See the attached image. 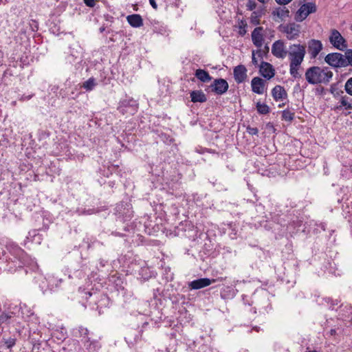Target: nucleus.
I'll return each mask as SVG.
<instances>
[{
    "label": "nucleus",
    "mask_w": 352,
    "mask_h": 352,
    "mask_svg": "<svg viewBox=\"0 0 352 352\" xmlns=\"http://www.w3.org/2000/svg\"><path fill=\"white\" fill-rule=\"evenodd\" d=\"M149 3L153 9H155V10L157 9V5L155 2V0H149Z\"/></svg>",
    "instance_id": "obj_39"
},
{
    "label": "nucleus",
    "mask_w": 352,
    "mask_h": 352,
    "mask_svg": "<svg viewBox=\"0 0 352 352\" xmlns=\"http://www.w3.org/2000/svg\"><path fill=\"white\" fill-rule=\"evenodd\" d=\"M322 43L320 41L311 39L307 42V52L310 58H316L322 50Z\"/></svg>",
    "instance_id": "obj_9"
},
{
    "label": "nucleus",
    "mask_w": 352,
    "mask_h": 352,
    "mask_svg": "<svg viewBox=\"0 0 352 352\" xmlns=\"http://www.w3.org/2000/svg\"><path fill=\"white\" fill-rule=\"evenodd\" d=\"M220 295L223 299H229L234 297V292L232 287L227 286L221 289Z\"/></svg>",
    "instance_id": "obj_21"
},
{
    "label": "nucleus",
    "mask_w": 352,
    "mask_h": 352,
    "mask_svg": "<svg viewBox=\"0 0 352 352\" xmlns=\"http://www.w3.org/2000/svg\"><path fill=\"white\" fill-rule=\"evenodd\" d=\"M263 28L257 27L252 32V40L254 45L257 47H261L263 43Z\"/></svg>",
    "instance_id": "obj_14"
},
{
    "label": "nucleus",
    "mask_w": 352,
    "mask_h": 352,
    "mask_svg": "<svg viewBox=\"0 0 352 352\" xmlns=\"http://www.w3.org/2000/svg\"><path fill=\"white\" fill-rule=\"evenodd\" d=\"M329 42L336 49L343 51L347 47L346 41L337 30H332L329 36Z\"/></svg>",
    "instance_id": "obj_6"
},
{
    "label": "nucleus",
    "mask_w": 352,
    "mask_h": 352,
    "mask_svg": "<svg viewBox=\"0 0 352 352\" xmlns=\"http://www.w3.org/2000/svg\"><path fill=\"white\" fill-rule=\"evenodd\" d=\"M344 89L347 94L352 96V77L346 82Z\"/></svg>",
    "instance_id": "obj_31"
},
{
    "label": "nucleus",
    "mask_w": 352,
    "mask_h": 352,
    "mask_svg": "<svg viewBox=\"0 0 352 352\" xmlns=\"http://www.w3.org/2000/svg\"><path fill=\"white\" fill-rule=\"evenodd\" d=\"M325 62L333 67H345L346 62L344 59V55L338 53L328 54L324 58Z\"/></svg>",
    "instance_id": "obj_7"
},
{
    "label": "nucleus",
    "mask_w": 352,
    "mask_h": 352,
    "mask_svg": "<svg viewBox=\"0 0 352 352\" xmlns=\"http://www.w3.org/2000/svg\"><path fill=\"white\" fill-rule=\"evenodd\" d=\"M255 55H256V53L253 50L252 51V62L253 65H258V60H257L256 58L255 57Z\"/></svg>",
    "instance_id": "obj_38"
},
{
    "label": "nucleus",
    "mask_w": 352,
    "mask_h": 352,
    "mask_svg": "<svg viewBox=\"0 0 352 352\" xmlns=\"http://www.w3.org/2000/svg\"><path fill=\"white\" fill-rule=\"evenodd\" d=\"M96 85V79L93 77L89 78L87 80L83 82L82 87L87 91H91Z\"/></svg>",
    "instance_id": "obj_22"
},
{
    "label": "nucleus",
    "mask_w": 352,
    "mask_h": 352,
    "mask_svg": "<svg viewBox=\"0 0 352 352\" xmlns=\"http://www.w3.org/2000/svg\"><path fill=\"white\" fill-rule=\"evenodd\" d=\"M282 116L285 120L292 121L294 118V113L289 110H284Z\"/></svg>",
    "instance_id": "obj_29"
},
{
    "label": "nucleus",
    "mask_w": 352,
    "mask_h": 352,
    "mask_svg": "<svg viewBox=\"0 0 352 352\" xmlns=\"http://www.w3.org/2000/svg\"><path fill=\"white\" fill-rule=\"evenodd\" d=\"M259 72L261 76L268 80L274 76V69L272 65L265 61L261 62Z\"/></svg>",
    "instance_id": "obj_15"
},
{
    "label": "nucleus",
    "mask_w": 352,
    "mask_h": 352,
    "mask_svg": "<svg viewBox=\"0 0 352 352\" xmlns=\"http://www.w3.org/2000/svg\"><path fill=\"white\" fill-rule=\"evenodd\" d=\"M79 333H80V336L82 338V340H84V341L87 342L90 341V339L88 337L89 330L87 328H85L82 327H80Z\"/></svg>",
    "instance_id": "obj_25"
},
{
    "label": "nucleus",
    "mask_w": 352,
    "mask_h": 352,
    "mask_svg": "<svg viewBox=\"0 0 352 352\" xmlns=\"http://www.w3.org/2000/svg\"><path fill=\"white\" fill-rule=\"evenodd\" d=\"M305 76L311 85L327 84L332 78L333 73L328 67L313 66L307 69Z\"/></svg>",
    "instance_id": "obj_2"
},
{
    "label": "nucleus",
    "mask_w": 352,
    "mask_h": 352,
    "mask_svg": "<svg viewBox=\"0 0 352 352\" xmlns=\"http://www.w3.org/2000/svg\"><path fill=\"white\" fill-rule=\"evenodd\" d=\"M276 2L279 5H287L290 3L292 0H275Z\"/></svg>",
    "instance_id": "obj_36"
},
{
    "label": "nucleus",
    "mask_w": 352,
    "mask_h": 352,
    "mask_svg": "<svg viewBox=\"0 0 352 352\" xmlns=\"http://www.w3.org/2000/svg\"><path fill=\"white\" fill-rule=\"evenodd\" d=\"M272 94L276 101L285 98L287 95L284 87L280 85L275 86L272 90Z\"/></svg>",
    "instance_id": "obj_17"
},
{
    "label": "nucleus",
    "mask_w": 352,
    "mask_h": 352,
    "mask_svg": "<svg viewBox=\"0 0 352 352\" xmlns=\"http://www.w3.org/2000/svg\"><path fill=\"white\" fill-rule=\"evenodd\" d=\"M5 344H6V346L8 349H10V348H12V346H14L15 345V344H16V339L15 338H8V340H6Z\"/></svg>",
    "instance_id": "obj_32"
},
{
    "label": "nucleus",
    "mask_w": 352,
    "mask_h": 352,
    "mask_svg": "<svg viewBox=\"0 0 352 352\" xmlns=\"http://www.w3.org/2000/svg\"><path fill=\"white\" fill-rule=\"evenodd\" d=\"M190 98L192 102H205L207 100L206 96L201 90L192 91Z\"/></svg>",
    "instance_id": "obj_19"
},
{
    "label": "nucleus",
    "mask_w": 352,
    "mask_h": 352,
    "mask_svg": "<svg viewBox=\"0 0 352 352\" xmlns=\"http://www.w3.org/2000/svg\"><path fill=\"white\" fill-rule=\"evenodd\" d=\"M10 252H12V254H13L14 258L16 259L21 258L24 253L23 250L18 246H14L12 248Z\"/></svg>",
    "instance_id": "obj_24"
},
{
    "label": "nucleus",
    "mask_w": 352,
    "mask_h": 352,
    "mask_svg": "<svg viewBox=\"0 0 352 352\" xmlns=\"http://www.w3.org/2000/svg\"><path fill=\"white\" fill-rule=\"evenodd\" d=\"M126 20L133 28H140L143 25V19L140 14H133L127 16Z\"/></svg>",
    "instance_id": "obj_16"
},
{
    "label": "nucleus",
    "mask_w": 352,
    "mask_h": 352,
    "mask_svg": "<svg viewBox=\"0 0 352 352\" xmlns=\"http://www.w3.org/2000/svg\"><path fill=\"white\" fill-rule=\"evenodd\" d=\"M351 30H352V26H351Z\"/></svg>",
    "instance_id": "obj_43"
},
{
    "label": "nucleus",
    "mask_w": 352,
    "mask_h": 352,
    "mask_svg": "<svg viewBox=\"0 0 352 352\" xmlns=\"http://www.w3.org/2000/svg\"><path fill=\"white\" fill-rule=\"evenodd\" d=\"M272 14L274 18L277 17L283 20L284 19L289 17V10L286 7H278L272 11Z\"/></svg>",
    "instance_id": "obj_18"
},
{
    "label": "nucleus",
    "mask_w": 352,
    "mask_h": 352,
    "mask_svg": "<svg viewBox=\"0 0 352 352\" xmlns=\"http://www.w3.org/2000/svg\"><path fill=\"white\" fill-rule=\"evenodd\" d=\"M246 130L247 132L252 135H257L258 133V130L256 127L248 126Z\"/></svg>",
    "instance_id": "obj_34"
},
{
    "label": "nucleus",
    "mask_w": 352,
    "mask_h": 352,
    "mask_svg": "<svg viewBox=\"0 0 352 352\" xmlns=\"http://www.w3.org/2000/svg\"><path fill=\"white\" fill-rule=\"evenodd\" d=\"M260 15L256 12H253L251 14L250 22L253 25H258L260 23Z\"/></svg>",
    "instance_id": "obj_28"
},
{
    "label": "nucleus",
    "mask_w": 352,
    "mask_h": 352,
    "mask_svg": "<svg viewBox=\"0 0 352 352\" xmlns=\"http://www.w3.org/2000/svg\"><path fill=\"white\" fill-rule=\"evenodd\" d=\"M300 25L296 23L282 24L278 27L280 32L284 34L288 40H295L300 33Z\"/></svg>",
    "instance_id": "obj_3"
},
{
    "label": "nucleus",
    "mask_w": 352,
    "mask_h": 352,
    "mask_svg": "<svg viewBox=\"0 0 352 352\" xmlns=\"http://www.w3.org/2000/svg\"><path fill=\"white\" fill-rule=\"evenodd\" d=\"M248 70L245 65H239L233 69V76L235 82L237 84H241L246 81L248 78Z\"/></svg>",
    "instance_id": "obj_12"
},
{
    "label": "nucleus",
    "mask_w": 352,
    "mask_h": 352,
    "mask_svg": "<svg viewBox=\"0 0 352 352\" xmlns=\"http://www.w3.org/2000/svg\"><path fill=\"white\" fill-rule=\"evenodd\" d=\"M336 333V331L334 329L331 330V333L333 335Z\"/></svg>",
    "instance_id": "obj_41"
},
{
    "label": "nucleus",
    "mask_w": 352,
    "mask_h": 352,
    "mask_svg": "<svg viewBox=\"0 0 352 352\" xmlns=\"http://www.w3.org/2000/svg\"><path fill=\"white\" fill-rule=\"evenodd\" d=\"M246 6L248 10L252 11L256 8V3L254 0H248Z\"/></svg>",
    "instance_id": "obj_33"
},
{
    "label": "nucleus",
    "mask_w": 352,
    "mask_h": 352,
    "mask_svg": "<svg viewBox=\"0 0 352 352\" xmlns=\"http://www.w3.org/2000/svg\"><path fill=\"white\" fill-rule=\"evenodd\" d=\"M246 27H247L246 22L243 20H241L240 22L239 23V35L243 36L246 34V32H247Z\"/></svg>",
    "instance_id": "obj_26"
},
{
    "label": "nucleus",
    "mask_w": 352,
    "mask_h": 352,
    "mask_svg": "<svg viewBox=\"0 0 352 352\" xmlns=\"http://www.w3.org/2000/svg\"><path fill=\"white\" fill-rule=\"evenodd\" d=\"M138 109V104L133 99H125L120 102L118 110L122 115H133Z\"/></svg>",
    "instance_id": "obj_5"
},
{
    "label": "nucleus",
    "mask_w": 352,
    "mask_h": 352,
    "mask_svg": "<svg viewBox=\"0 0 352 352\" xmlns=\"http://www.w3.org/2000/svg\"><path fill=\"white\" fill-rule=\"evenodd\" d=\"M211 91L217 95H223L226 93L229 88L228 82L223 78L214 79L210 85Z\"/></svg>",
    "instance_id": "obj_8"
},
{
    "label": "nucleus",
    "mask_w": 352,
    "mask_h": 352,
    "mask_svg": "<svg viewBox=\"0 0 352 352\" xmlns=\"http://www.w3.org/2000/svg\"><path fill=\"white\" fill-rule=\"evenodd\" d=\"M256 54H258V56L261 58H262V55H261V50H258L257 52H256Z\"/></svg>",
    "instance_id": "obj_40"
},
{
    "label": "nucleus",
    "mask_w": 352,
    "mask_h": 352,
    "mask_svg": "<svg viewBox=\"0 0 352 352\" xmlns=\"http://www.w3.org/2000/svg\"><path fill=\"white\" fill-rule=\"evenodd\" d=\"M272 54L278 58L283 59L287 54L284 42L282 40L276 41L272 46Z\"/></svg>",
    "instance_id": "obj_10"
},
{
    "label": "nucleus",
    "mask_w": 352,
    "mask_h": 352,
    "mask_svg": "<svg viewBox=\"0 0 352 352\" xmlns=\"http://www.w3.org/2000/svg\"><path fill=\"white\" fill-rule=\"evenodd\" d=\"M348 99L349 98L346 96L342 97L340 100L341 106L344 107L346 109H351L352 105L348 102Z\"/></svg>",
    "instance_id": "obj_30"
},
{
    "label": "nucleus",
    "mask_w": 352,
    "mask_h": 352,
    "mask_svg": "<svg viewBox=\"0 0 352 352\" xmlns=\"http://www.w3.org/2000/svg\"><path fill=\"white\" fill-rule=\"evenodd\" d=\"M86 6L93 8L95 6V0H84Z\"/></svg>",
    "instance_id": "obj_35"
},
{
    "label": "nucleus",
    "mask_w": 352,
    "mask_h": 352,
    "mask_svg": "<svg viewBox=\"0 0 352 352\" xmlns=\"http://www.w3.org/2000/svg\"><path fill=\"white\" fill-rule=\"evenodd\" d=\"M344 59H345L346 67L348 65H352V50H348L345 55H344Z\"/></svg>",
    "instance_id": "obj_27"
},
{
    "label": "nucleus",
    "mask_w": 352,
    "mask_h": 352,
    "mask_svg": "<svg viewBox=\"0 0 352 352\" xmlns=\"http://www.w3.org/2000/svg\"><path fill=\"white\" fill-rule=\"evenodd\" d=\"M306 54V46L300 44H292L289 47L287 54L289 60V73L294 78H300L298 72Z\"/></svg>",
    "instance_id": "obj_1"
},
{
    "label": "nucleus",
    "mask_w": 352,
    "mask_h": 352,
    "mask_svg": "<svg viewBox=\"0 0 352 352\" xmlns=\"http://www.w3.org/2000/svg\"><path fill=\"white\" fill-rule=\"evenodd\" d=\"M100 32H102L104 30V28H100Z\"/></svg>",
    "instance_id": "obj_42"
},
{
    "label": "nucleus",
    "mask_w": 352,
    "mask_h": 352,
    "mask_svg": "<svg viewBox=\"0 0 352 352\" xmlns=\"http://www.w3.org/2000/svg\"><path fill=\"white\" fill-rule=\"evenodd\" d=\"M252 90L257 94H263L265 88V81L259 77H254L251 81Z\"/></svg>",
    "instance_id": "obj_13"
},
{
    "label": "nucleus",
    "mask_w": 352,
    "mask_h": 352,
    "mask_svg": "<svg viewBox=\"0 0 352 352\" xmlns=\"http://www.w3.org/2000/svg\"><path fill=\"white\" fill-rule=\"evenodd\" d=\"M256 107L258 113L260 114L266 115L270 112V107L265 103L258 102L256 103Z\"/></svg>",
    "instance_id": "obj_23"
},
{
    "label": "nucleus",
    "mask_w": 352,
    "mask_h": 352,
    "mask_svg": "<svg viewBox=\"0 0 352 352\" xmlns=\"http://www.w3.org/2000/svg\"><path fill=\"white\" fill-rule=\"evenodd\" d=\"M195 76L202 82H207L211 80L212 77L209 73L201 69H198L195 71Z\"/></svg>",
    "instance_id": "obj_20"
},
{
    "label": "nucleus",
    "mask_w": 352,
    "mask_h": 352,
    "mask_svg": "<svg viewBox=\"0 0 352 352\" xmlns=\"http://www.w3.org/2000/svg\"><path fill=\"white\" fill-rule=\"evenodd\" d=\"M316 6L314 3L309 2L302 5L295 14L294 19L297 22H302L309 14L316 12Z\"/></svg>",
    "instance_id": "obj_4"
},
{
    "label": "nucleus",
    "mask_w": 352,
    "mask_h": 352,
    "mask_svg": "<svg viewBox=\"0 0 352 352\" xmlns=\"http://www.w3.org/2000/svg\"><path fill=\"white\" fill-rule=\"evenodd\" d=\"M196 151L200 154H203L205 152L212 153L210 149L203 148H200V149L197 148Z\"/></svg>",
    "instance_id": "obj_37"
},
{
    "label": "nucleus",
    "mask_w": 352,
    "mask_h": 352,
    "mask_svg": "<svg viewBox=\"0 0 352 352\" xmlns=\"http://www.w3.org/2000/svg\"><path fill=\"white\" fill-rule=\"evenodd\" d=\"M224 278H219L217 279H210L208 278H201L192 280L189 283V287L192 289H199L215 283L217 280H223Z\"/></svg>",
    "instance_id": "obj_11"
}]
</instances>
